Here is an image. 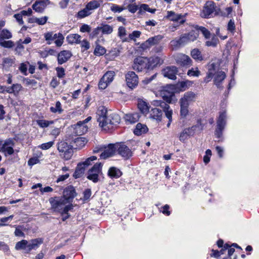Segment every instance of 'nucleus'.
Segmentation results:
<instances>
[{"mask_svg":"<svg viewBox=\"0 0 259 259\" xmlns=\"http://www.w3.org/2000/svg\"><path fill=\"white\" fill-rule=\"evenodd\" d=\"M163 62V60L158 56L149 58L139 56L134 59L132 68L137 72H149L157 66H160Z\"/></svg>","mask_w":259,"mask_h":259,"instance_id":"nucleus-1","label":"nucleus"},{"mask_svg":"<svg viewBox=\"0 0 259 259\" xmlns=\"http://www.w3.org/2000/svg\"><path fill=\"white\" fill-rule=\"evenodd\" d=\"M51 204V209L54 212H57L61 214L62 217V220L65 221L69 218V211L73 208L72 204L66 205L67 201L63 197L55 196L52 197L49 199Z\"/></svg>","mask_w":259,"mask_h":259,"instance_id":"nucleus-2","label":"nucleus"},{"mask_svg":"<svg viewBox=\"0 0 259 259\" xmlns=\"http://www.w3.org/2000/svg\"><path fill=\"white\" fill-rule=\"evenodd\" d=\"M42 243L40 238L32 239L29 241L22 240L16 243L15 248L16 250H23L25 253H29L32 249H36Z\"/></svg>","mask_w":259,"mask_h":259,"instance_id":"nucleus-3","label":"nucleus"},{"mask_svg":"<svg viewBox=\"0 0 259 259\" xmlns=\"http://www.w3.org/2000/svg\"><path fill=\"white\" fill-rule=\"evenodd\" d=\"M220 11V8L216 6L213 1H207L203 7L200 15L203 18H209L213 16L219 15Z\"/></svg>","mask_w":259,"mask_h":259,"instance_id":"nucleus-4","label":"nucleus"},{"mask_svg":"<svg viewBox=\"0 0 259 259\" xmlns=\"http://www.w3.org/2000/svg\"><path fill=\"white\" fill-rule=\"evenodd\" d=\"M227 124V114L226 111L220 112L217 120V126L214 131V136L220 139L223 137V131Z\"/></svg>","mask_w":259,"mask_h":259,"instance_id":"nucleus-5","label":"nucleus"},{"mask_svg":"<svg viewBox=\"0 0 259 259\" xmlns=\"http://www.w3.org/2000/svg\"><path fill=\"white\" fill-rule=\"evenodd\" d=\"M57 149L60 153V155L65 160H68L71 159L72 156V146L69 145L66 142L62 141L57 144Z\"/></svg>","mask_w":259,"mask_h":259,"instance_id":"nucleus-6","label":"nucleus"},{"mask_svg":"<svg viewBox=\"0 0 259 259\" xmlns=\"http://www.w3.org/2000/svg\"><path fill=\"white\" fill-rule=\"evenodd\" d=\"M116 154L120 156L124 160H127L133 156V152L124 142H116Z\"/></svg>","mask_w":259,"mask_h":259,"instance_id":"nucleus-7","label":"nucleus"},{"mask_svg":"<svg viewBox=\"0 0 259 259\" xmlns=\"http://www.w3.org/2000/svg\"><path fill=\"white\" fill-rule=\"evenodd\" d=\"M23 89L22 85L18 83H13L9 87L0 85V94L8 93L13 94L14 96L17 97Z\"/></svg>","mask_w":259,"mask_h":259,"instance_id":"nucleus-8","label":"nucleus"},{"mask_svg":"<svg viewBox=\"0 0 259 259\" xmlns=\"http://www.w3.org/2000/svg\"><path fill=\"white\" fill-rule=\"evenodd\" d=\"M102 164L101 163H96L93 166L90 168L88 171L87 179L93 182L96 183H97L99 180V175L102 169Z\"/></svg>","mask_w":259,"mask_h":259,"instance_id":"nucleus-9","label":"nucleus"},{"mask_svg":"<svg viewBox=\"0 0 259 259\" xmlns=\"http://www.w3.org/2000/svg\"><path fill=\"white\" fill-rule=\"evenodd\" d=\"M115 73L114 71H107L100 79L98 83L99 89L104 90L113 81Z\"/></svg>","mask_w":259,"mask_h":259,"instance_id":"nucleus-10","label":"nucleus"},{"mask_svg":"<svg viewBox=\"0 0 259 259\" xmlns=\"http://www.w3.org/2000/svg\"><path fill=\"white\" fill-rule=\"evenodd\" d=\"M125 81L127 86L131 89H135L139 83L138 75L133 71H129L125 74Z\"/></svg>","mask_w":259,"mask_h":259,"instance_id":"nucleus-11","label":"nucleus"},{"mask_svg":"<svg viewBox=\"0 0 259 259\" xmlns=\"http://www.w3.org/2000/svg\"><path fill=\"white\" fill-rule=\"evenodd\" d=\"M187 14L184 15L182 14H178L172 11H168L167 15L165 16V18L170 21L177 22L180 25L184 24L186 21Z\"/></svg>","mask_w":259,"mask_h":259,"instance_id":"nucleus-12","label":"nucleus"},{"mask_svg":"<svg viewBox=\"0 0 259 259\" xmlns=\"http://www.w3.org/2000/svg\"><path fill=\"white\" fill-rule=\"evenodd\" d=\"M162 38L163 36L161 35H157L149 37L140 45V48L143 50L149 49L152 46L158 45Z\"/></svg>","mask_w":259,"mask_h":259,"instance_id":"nucleus-13","label":"nucleus"},{"mask_svg":"<svg viewBox=\"0 0 259 259\" xmlns=\"http://www.w3.org/2000/svg\"><path fill=\"white\" fill-rule=\"evenodd\" d=\"M106 123L105 127H103L104 130L106 128L109 130L112 128L113 126L118 125L120 122V117L117 113H112L108 115L106 120Z\"/></svg>","mask_w":259,"mask_h":259,"instance_id":"nucleus-14","label":"nucleus"},{"mask_svg":"<svg viewBox=\"0 0 259 259\" xmlns=\"http://www.w3.org/2000/svg\"><path fill=\"white\" fill-rule=\"evenodd\" d=\"M103 150L100 155L101 159H105L112 157L116 154V144H109L107 147H104Z\"/></svg>","mask_w":259,"mask_h":259,"instance_id":"nucleus-15","label":"nucleus"},{"mask_svg":"<svg viewBox=\"0 0 259 259\" xmlns=\"http://www.w3.org/2000/svg\"><path fill=\"white\" fill-rule=\"evenodd\" d=\"M107 110L104 106H100L97 111V121L102 127H105L106 120L108 116L107 115Z\"/></svg>","mask_w":259,"mask_h":259,"instance_id":"nucleus-16","label":"nucleus"},{"mask_svg":"<svg viewBox=\"0 0 259 259\" xmlns=\"http://www.w3.org/2000/svg\"><path fill=\"white\" fill-rule=\"evenodd\" d=\"M15 145V142L13 139L9 138L6 139L2 146V152L5 153L6 156L11 155L14 152L13 146Z\"/></svg>","mask_w":259,"mask_h":259,"instance_id":"nucleus-17","label":"nucleus"},{"mask_svg":"<svg viewBox=\"0 0 259 259\" xmlns=\"http://www.w3.org/2000/svg\"><path fill=\"white\" fill-rule=\"evenodd\" d=\"M77 195L75 188L72 185L66 187L63 191V196H62L67 202H72Z\"/></svg>","mask_w":259,"mask_h":259,"instance_id":"nucleus-18","label":"nucleus"},{"mask_svg":"<svg viewBox=\"0 0 259 259\" xmlns=\"http://www.w3.org/2000/svg\"><path fill=\"white\" fill-rule=\"evenodd\" d=\"M178 72V69L175 66H167L162 70L163 76L171 80L176 79Z\"/></svg>","mask_w":259,"mask_h":259,"instance_id":"nucleus-19","label":"nucleus"},{"mask_svg":"<svg viewBox=\"0 0 259 259\" xmlns=\"http://www.w3.org/2000/svg\"><path fill=\"white\" fill-rule=\"evenodd\" d=\"M161 96L165 103H171L172 98L175 97L174 89L170 87H165L161 92Z\"/></svg>","mask_w":259,"mask_h":259,"instance_id":"nucleus-20","label":"nucleus"},{"mask_svg":"<svg viewBox=\"0 0 259 259\" xmlns=\"http://www.w3.org/2000/svg\"><path fill=\"white\" fill-rule=\"evenodd\" d=\"M176 61L178 65L182 67H190L193 65V61L190 57L183 54L179 55Z\"/></svg>","mask_w":259,"mask_h":259,"instance_id":"nucleus-21","label":"nucleus"},{"mask_svg":"<svg viewBox=\"0 0 259 259\" xmlns=\"http://www.w3.org/2000/svg\"><path fill=\"white\" fill-rule=\"evenodd\" d=\"M197 97V94L189 91L184 94L183 96L180 99L179 102L185 103L187 105H189L191 103L195 102Z\"/></svg>","mask_w":259,"mask_h":259,"instance_id":"nucleus-22","label":"nucleus"},{"mask_svg":"<svg viewBox=\"0 0 259 259\" xmlns=\"http://www.w3.org/2000/svg\"><path fill=\"white\" fill-rule=\"evenodd\" d=\"M159 105L162 108L163 111L164 112L165 116L168 119L167 126L169 127L172 122V109H170L169 105L166 103L165 102H160Z\"/></svg>","mask_w":259,"mask_h":259,"instance_id":"nucleus-23","label":"nucleus"},{"mask_svg":"<svg viewBox=\"0 0 259 259\" xmlns=\"http://www.w3.org/2000/svg\"><path fill=\"white\" fill-rule=\"evenodd\" d=\"M72 53L68 50H63L60 52L57 55V61L59 65L66 63L72 56Z\"/></svg>","mask_w":259,"mask_h":259,"instance_id":"nucleus-24","label":"nucleus"},{"mask_svg":"<svg viewBox=\"0 0 259 259\" xmlns=\"http://www.w3.org/2000/svg\"><path fill=\"white\" fill-rule=\"evenodd\" d=\"M171 45L175 49H177L188 43L185 34L181 35L178 38L174 39L170 41Z\"/></svg>","mask_w":259,"mask_h":259,"instance_id":"nucleus-25","label":"nucleus"},{"mask_svg":"<svg viewBox=\"0 0 259 259\" xmlns=\"http://www.w3.org/2000/svg\"><path fill=\"white\" fill-rule=\"evenodd\" d=\"M47 6V4L45 1L43 0L36 1L33 4L32 8L36 12L41 13L44 12Z\"/></svg>","mask_w":259,"mask_h":259,"instance_id":"nucleus-26","label":"nucleus"},{"mask_svg":"<svg viewBox=\"0 0 259 259\" xmlns=\"http://www.w3.org/2000/svg\"><path fill=\"white\" fill-rule=\"evenodd\" d=\"M148 131V128L146 124L138 123L134 130V134L137 136L146 134Z\"/></svg>","mask_w":259,"mask_h":259,"instance_id":"nucleus-27","label":"nucleus"},{"mask_svg":"<svg viewBox=\"0 0 259 259\" xmlns=\"http://www.w3.org/2000/svg\"><path fill=\"white\" fill-rule=\"evenodd\" d=\"M140 116L138 113L126 114L124 116L125 122L127 124H133L138 122Z\"/></svg>","mask_w":259,"mask_h":259,"instance_id":"nucleus-28","label":"nucleus"},{"mask_svg":"<svg viewBox=\"0 0 259 259\" xmlns=\"http://www.w3.org/2000/svg\"><path fill=\"white\" fill-rule=\"evenodd\" d=\"M122 175V171L118 168L110 167L108 171V176L111 179H118Z\"/></svg>","mask_w":259,"mask_h":259,"instance_id":"nucleus-29","label":"nucleus"},{"mask_svg":"<svg viewBox=\"0 0 259 259\" xmlns=\"http://www.w3.org/2000/svg\"><path fill=\"white\" fill-rule=\"evenodd\" d=\"M162 111L159 108H152L150 111V117L153 119L160 121L162 119Z\"/></svg>","mask_w":259,"mask_h":259,"instance_id":"nucleus-30","label":"nucleus"},{"mask_svg":"<svg viewBox=\"0 0 259 259\" xmlns=\"http://www.w3.org/2000/svg\"><path fill=\"white\" fill-rule=\"evenodd\" d=\"M87 167L83 165L80 162L78 163L76 167L73 177L75 179H78L82 177L85 172Z\"/></svg>","mask_w":259,"mask_h":259,"instance_id":"nucleus-31","label":"nucleus"},{"mask_svg":"<svg viewBox=\"0 0 259 259\" xmlns=\"http://www.w3.org/2000/svg\"><path fill=\"white\" fill-rule=\"evenodd\" d=\"M81 36L78 34H70L66 37V40L69 44H78L81 42Z\"/></svg>","mask_w":259,"mask_h":259,"instance_id":"nucleus-32","label":"nucleus"},{"mask_svg":"<svg viewBox=\"0 0 259 259\" xmlns=\"http://www.w3.org/2000/svg\"><path fill=\"white\" fill-rule=\"evenodd\" d=\"M226 77V74L223 71L218 72L215 75L214 78V83L218 88L221 87V83Z\"/></svg>","mask_w":259,"mask_h":259,"instance_id":"nucleus-33","label":"nucleus"},{"mask_svg":"<svg viewBox=\"0 0 259 259\" xmlns=\"http://www.w3.org/2000/svg\"><path fill=\"white\" fill-rule=\"evenodd\" d=\"M63 111L61 103L59 101L56 102L55 107L51 106L50 108V111L54 114H61L63 113Z\"/></svg>","mask_w":259,"mask_h":259,"instance_id":"nucleus-34","label":"nucleus"},{"mask_svg":"<svg viewBox=\"0 0 259 259\" xmlns=\"http://www.w3.org/2000/svg\"><path fill=\"white\" fill-rule=\"evenodd\" d=\"M88 140L84 137H78L74 141V144L76 146L75 149H81L87 144Z\"/></svg>","mask_w":259,"mask_h":259,"instance_id":"nucleus-35","label":"nucleus"},{"mask_svg":"<svg viewBox=\"0 0 259 259\" xmlns=\"http://www.w3.org/2000/svg\"><path fill=\"white\" fill-rule=\"evenodd\" d=\"M91 118V117H88L87 118L85 119V120L81 122V121H79L77 122L75 128L77 131L78 129H82V131L81 132H78V133L80 135L84 134L85 133H86L88 131V127L86 125H85V123L87 122L89 120H90Z\"/></svg>","mask_w":259,"mask_h":259,"instance_id":"nucleus-36","label":"nucleus"},{"mask_svg":"<svg viewBox=\"0 0 259 259\" xmlns=\"http://www.w3.org/2000/svg\"><path fill=\"white\" fill-rule=\"evenodd\" d=\"M53 40L56 39L55 40V44L57 47H61L64 42V37L63 34L60 32L58 33V34H54L53 32Z\"/></svg>","mask_w":259,"mask_h":259,"instance_id":"nucleus-37","label":"nucleus"},{"mask_svg":"<svg viewBox=\"0 0 259 259\" xmlns=\"http://www.w3.org/2000/svg\"><path fill=\"white\" fill-rule=\"evenodd\" d=\"M190 55L191 57L197 61H201L203 60L201 52L198 49L195 48L193 49L191 51Z\"/></svg>","mask_w":259,"mask_h":259,"instance_id":"nucleus-38","label":"nucleus"},{"mask_svg":"<svg viewBox=\"0 0 259 259\" xmlns=\"http://www.w3.org/2000/svg\"><path fill=\"white\" fill-rule=\"evenodd\" d=\"M180 116L182 118H185L189 113V106L185 103L180 102Z\"/></svg>","mask_w":259,"mask_h":259,"instance_id":"nucleus-39","label":"nucleus"},{"mask_svg":"<svg viewBox=\"0 0 259 259\" xmlns=\"http://www.w3.org/2000/svg\"><path fill=\"white\" fill-rule=\"evenodd\" d=\"M201 120L199 119L197 120V124L193 125L191 127H189L188 128H186L184 129V130L186 131V133L190 137L191 136H193L195 134L196 128L199 127V125H201Z\"/></svg>","mask_w":259,"mask_h":259,"instance_id":"nucleus-40","label":"nucleus"},{"mask_svg":"<svg viewBox=\"0 0 259 259\" xmlns=\"http://www.w3.org/2000/svg\"><path fill=\"white\" fill-rule=\"evenodd\" d=\"M86 9H88L90 11L98 9L100 7V3L99 1L97 0H92L85 6Z\"/></svg>","mask_w":259,"mask_h":259,"instance_id":"nucleus-41","label":"nucleus"},{"mask_svg":"<svg viewBox=\"0 0 259 259\" xmlns=\"http://www.w3.org/2000/svg\"><path fill=\"white\" fill-rule=\"evenodd\" d=\"M106 52L105 48L96 42V46L94 51V54L95 56H100L104 55Z\"/></svg>","mask_w":259,"mask_h":259,"instance_id":"nucleus-42","label":"nucleus"},{"mask_svg":"<svg viewBox=\"0 0 259 259\" xmlns=\"http://www.w3.org/2000/svg\"><path fill=\"white\" fill-rule=\"evenodd\" d=\"M92 191L90 188L85 189L82 193V197L81 198L83 203L88 202L91 200Z\"/></svg>","mask_w":259,"mask_h":259,"instance_id":"nucleus-43","label":"nucleus"},{"mask_svg":"<svg viewBox=\"0 0 259 259\" xmlns=\"http://www.w3.org/2000/svg\"><path fill=\"white\" fill-rule=\"evenodd\" d=\"M188 42L195 40L198 36V33L195 30H192L188 33H184Z\"/></svg>","mask_w":259,"mask_h":259,"instance_id":"nucleus-44","label":"nucleus"},{"mask_svg":"<svg viewBox=\"0 0 259 259\" xmlns=\"http://www.w3.org/2000/svg\"><path fill=\"white\" fill-rule=\"evenodd\" d=\"M28 234V229L27 228H16L15 235L18 237H23Z\"/></svg>","mask_w":259,"mask_h":259,"instance_id":"nucleus-45","label":"nucleus"},{"mask_svg":"<svg viewBox=\"0 0 259 259\" xmlns=\"http://www.w3.org/2000/svg\"><path fill=\"white\" fill-rule=\"evenodd\" d=\"M101 29V32L103 34H111L113 30V28L112 26L109 24H101L100 26Z\"/></svg>","mask_w":259,"mask_h":259,"instance_id":"nucleus-46","label":"nucleus"},{"mask_svg":"<svg viewBox=\"0 0 259 259\" xmlns=\"http://www.w3.org/2000/svg\"><path fill=\"white\" fill-rule=\"evenodd\" d=\"M126 35V31L125 27L123 26H120L118 29V36L122 39V41L123 42L128 41V38L125 37L123 38Z\"/></svg>","mask_w":259,"mask_h":259,"instance_id":"nucleus-47","label":"nucleus"},{"mask_svg":"<svg viewBox=\"0 0 259 259\" xmlns=\"http://www.w3.org/2000/svg\"><path fill=\"white\" fill-rule=\"evenodd\" d=\"M53 120H47L45 119H40L36 120V123L38 126L41 128L48 127L50 125L53 124Z\"/></svg>","mask_w":259,"mask_h":259,"instance_id":"nucleus-48","label":"nucleus"},{"mask_svg":"<svg viewBox=\"0 0 259 259\" xmlns=\"http://www.w3.org/2000/svg\"><path fill=\"white\" fill-rule=\"evenodd\" d=\"M92 14V12H90L88 9H86V7L82 9L79 11L76 14V17L79 19H82L85 18Z\"/></svg>","mask_w":259,"mask_h":259,"instance_id":"nucleus-49","label":"nucleus"},{"mask_svg":"<svg viewBox=\"0 0 259 259\" xmlns=\"http://www.w3.org/2000/svg\"><path fill=\"white\" fill-rule=\"evenodd\" d=\"M219 42V39L217 36L213 34L210 40H207L205 42V45L207 47H215Z\"/></svg>","mask_w":259,"mask_h":259,"instance_id":"nucleus-50","label":"nucleus"},{"mask_svg":"<svg viewBox=\"0 0 259 259\" xmlns=\"http://www.w3.org/2000/svg\"><path fill=\"white\" fill-rule=\"evenodd\" d=\"M138 106L142 113H147L149 112H150V107L145 102L138 103Z\"/></svg>","mask_w":259,"mask_h":259,"instance_id":"nucleus-51","label":"nucleus"},{"mask_svg":"<svg viewBox=\"0 0 259 259\" xmlns=\"http://www.w3.org/2000/svg\"><path fill=\"white\" fill-rule=\"evenodd\" d=\"M0 46L5 48H11L14 46V43L12 40H4L0 39Z\"/></svg>","mask_w":259,"mask_h":259,"instance_id":"nucleus-52","label":"nucleus"},{"mask_svg":"<svg viewBox=\"0 0 259 259\" xmlns=\"http://www.w3.org/2000/svg\"><path fill=\"white\" fill-rule=\"evenodd\" d=\"M159 211L166 216L170 215L171 213V211L170 210V206L168 204H165L159 208Z\"/></svg>","mask_w":259,"mask_h":259,"instance_id":"nucleus-53","label":"nucleus"},{"mask_svg":"<svg viewBox=\"0 0 259 259\" xmlns=\"http://www.w3.org/2000/svg\"><path fill=\"white\" fill-rule=\"evenodd\" d=\"M198 30L200 31L206 39H209L210 37L211 33L210 31L205 27L199 26Z\"/></svg>","mask_w":259,"mask_h":259,"instance_id":"nucleus-54","label":"nucleus"},{"mask_svg":"<svg viewBox=\"0 0 259 259\" xmlns=\"http://www.w3.org/2000/svg\"><path fill=\"white\" fill-rule=\"evenodd\" d=\"M200 74V71L199 70L198 67H196L195 68H192L187 72V75L189 76L198 77Z\"/></svg>","mask_w":259,"mask_h":259,"instance_id":"nucleus-55","label":"nucleus"},{"mask_svg":"<svg viewBox=\"0 0 259 259\" xmlns=\"http://www.w3.org/2000/svg\"><path fill=\"white\" fill-rule=\"evenodd\" d=\"M11 37L12 34L7 29H3L0 33V39H9Z\"/></svg>","mask_w":259,"mask_h":259,"instance_id":"nucleus-56","label":"nucleus"},{"mask_svg":"<svg viewBox=\"0 0 259 259\" xmlns=\"http://www.w3.org/2000/svg\"><path fill=\"white\" fill-rule=\"evenodd\" d=\"M100 31H101L100 26H98L97 27L94 28L92 32H90V33L89 34L90 38L93 39L95 37H97L99 34Z\"/></svg>","mask_w":259,"mask_h":259,"instance_id":"nucleus-57","label":"nucleus"},{"mask_svg":"<svg viewBox=\"0 0 259 259\" xmlns=\"http://www.w3.org/2000/svg\"><path fill=\"white\" fill-rule=\"evenodd\" d=\"M57 76L59 78H63L65 75V69L62 67H57L56 68Z\"/></svg>","mask_w":259,"mask_h":259,"instance_id":"nucleus-58","label":"nucleus"},{"mask_svg":"<svg viewBox=\"0 0 259 259\" xmlns=\"http://www.w3.org/2000/svg\"><path fill=\"white\" fill-rule=\"evenodd\" d=\"M124 9V7L119 6L116 4H112L110 8L111 11L114 13H120Z\"/></svg>","mask_w":259,"mask_h":259,"instance_id":"nucleus-59","label":"nucleus"},{"mask_svg":"<svg viewBox=\"0 0 259 259\" xmlns=\"http://www.w3.org/2000/svg\"><path fill=\"white\" fill-rule=\"evenodd\" d=\"M141 34V32L138 30H135L128 35V41L130 40H135L136 38H139Z\"/></svg>","mask_w":259,"mask_h":259,"instance_id":"nucleus-60","label":"nucleus"},{"mask_svg":"<svg viewBox=\"0 0 259 259\" xmlns=\"http://www.w3.org/2000/svg\"><path fill=\"white\" fill-rule=\"evenodd\" d=\"M97 159V157L95 156H92L89 158H88L84 161L82 162H80L83 165L85 166L86 167L91 165V162L94 160H96Z\"/></svg>","mask_w":259,"mask_h":259,"instance_id":"nucleus-61","label":"nucleus"},{"mask_svg":"<svg viewBox=\"0 0 259 259\" xmlns=\"http://www.w3.org/2000/svg\"><path fill=\"white\" fill-rule=\"evenodd\" d=\"M44 37L46 40L47 41V44H51L52 41L53 40V32L51 31L45 33L44 34Z\"/></svg>","mask_w":259,"mask_h":259,"instance_id":"nucleus-62","label":"nucleus"},{"mask_svg":"<svg viewBox=\"0 0 259 259\" xmlns=\"http://www.w3.org/2000/svg\"><path fill=\"white\" fill-rule=\"evenodd\" d=\"M90 47V45L87 39H84L82 41H81V48L82 52L89 50Z\"/></svg>","mask_w":259,"mask_h":259,"instance_id":"nucleus-63","label":"nucleus"},{"mask_svg":"<svg viewBox=\"0 0 259 259\" xmlns=\"http://www.w3.org/2000/svg\"><path fill=\"white\" fill-rule=\"evenodd\" d=\"M19 70L24 75H27V65L24 63L20 64L19 67Z\"/></svg>","mask_w":259,"mask_h":259,"instance_id":"nucleus-64","label":"nucleus"}]
</instances>
